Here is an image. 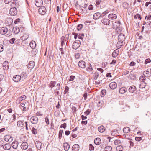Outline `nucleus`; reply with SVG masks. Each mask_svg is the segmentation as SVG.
Returning <instances> with one entry per match:
<instances>
[{"label": "nucleus", "mask_w": 151, "mask_h": 151, "mask_svg": "<svg viewBox=\"0 0 151 151\" xmlns=\"http://www.w3.org/2000/svg\"><path fill=\"white\" fill-rule=\"evenodd\" d=\"M2 146L3 147V149L5 150H9L11 147V145L9 143H6L4 145H2Z\"/></svg>", "instance_id": "10"}, {"label": "nucleus", "mask_w": 151, "mask_h": 151, "mask_svg": "<svg viewBox=\"0 0 151 151\" xmlns=\"http://www.w3.org/2000/svg\"><path fill=\"white\" fill-rule=\"evenodd\" d=\"M127 90L125 87H122L121 88L119 91V92L121 94H123Z\"/></svg>", "instance_id": "26"}, {"label": "nucleus", "mask_w": 151, "mask_h": 151, "mask_svg": "<svg viewBox=\"0 0 151 151\" xmlns=\"http://www.w3.org/2000/svg\"><path fill=\"white\" fill-rule=\"evenodd\" d=\"M66 127V123H64L62 124H61L60 126L61 128H65Z\"/></svg>", "instance_id": "58"}, {"label": "nucleus", "mask_w": 151, "mask_h": 151, "mask_svg": "<svg viewBox=\"0 0 151 151\" xmlns=\"http://www.w3.org/2000/svg\"><path fill=\"white\" fill-rule=\"evenodd\" d=\"M35 144L37 149L40 150L42 146L41 142L40 141H36Z\"/></svg>", "instance_id": "21"}, {"label": "nucleus", "mask_w": 151, "mask_h": 151, "mask_svg": "<svg viewBox=\"0 0 151 151\" xmlns=\"http://www.w3.org/2000/svg\"><path fill=\"white\" fill-rule=\"evenodd\" d=\"M65 39V37L63 36L62 37L61 40V45L62 47H63L64 45L65 46V42L64 41V40Z\"/></svg>", "instance_id": "35"}, {"label": "nucleus", "mask_w": 151, "mask_h": 151, "mask_svg": "<svg viewBox=\"0 0 151 151\" xmlns=\"http://www.w3.org/2000/svg\"><path fill=\"white\" fill-rule=\"evenodd\" d=\"M13 119L12 121V122H13L14 121H15L16 120V115L15 114H14L13 115Z\"/></svg>", "instance_id": "61"}, {"label": "nucleus", "mask_w": 151, "mask_h": 151, "mask_svg": "<svg viewBox=\"0 0 151 151\" xmlns=\"http://www.w3.org/2000/svg\"><path fill=\"white\" fill-rule=\"evenodd\" d=\"M146 83L145 82H138L136 83V85L142 89L145 88L146 86Z\"/></svg>", "instance_id": "3"}, {"label": "nucleus", "mask_w": 151, "mask_h": 151, "mask_svg": "<svg viewBox=\"0 0 151 151\" xmlns=\"http://www.w3.org/2000/svg\"><path fill=\"white\" fill-rule=\"evenodd\" d=\"M143 75L146 77L150 76L149 71H145L143 72Z\"/></svg>", "instance_id": "39"}, {"label": "nucleus", "mask_w": 151, "mask_h": 151, "mask_svg": "<svg viewBox=\"0 0 151 151\" xmlns=\"http://www.w3.org/2000/svg\"><path fill=\"white\" fill-rule=\"evenodd\" d=\"M15 40V39L14 38H12L9 41V42L11 44L14 43V41Z\"/></svg>", "instance_id": "53"}, {"label": "nucleus", "mask_w": 151, "mask_h": 151, "mask_svg": "<svg viewBox=\"0 0 151 151\" xmlns=\"http://www.w3.org/2000/svg\"><path fill=\"white\" fill-rule=\"evenodd\" d=\"M69 91V88L67 86H66L65 87V94L66 93Z\"/></svg>", "instance_id": "62"}, {"label": "nucleus", "mask_w": 151, "mask_h": 151, "mask_svg": "<svg viewBox=\"0 0 151 151\" xmlns=\"http://www.w3.org/2000/svg\"><path fill=\"white\" fill-rule=\"evenodd\" d=\"M114 143L115 145H117L121 143V141L119 139H116L114 141Z\"/></svg>", "instance_id": "44"}, {"label": "nucleus", "mask_w": 151, "mask_h": 151, "mask_svg": "<svg viewBox=\"0 0 151 151\" xmlns=\"http://www.w3.org/2000/svg\"><path fill=\"white\" fill-rule=\"evenodd\" d=\"M21 78V77L20 75H16L13 77V80L15 82H17L20 81Z\"/></svg>", "instance_id": "15"}, {"label": "nucleus", "mask_w": 151, "mask_h": 151, "mask_svg": "<svg viewBox=\"0 0 151 151\" xmlns=\"http://www.w3.org/2000/svg\"><path fill=\"white\" fill-rule=\"evenodd\" d=\"M80 41L79 40H76L73 44V48L76 50L77 49L80 47Z\"/></svg>", "instance_id": "2"}, {"label": "nucleus", "mask_w": 151, "mask_h": 151, "mask_svg": "<svg viewBox=\"0 0 151 151\" xmlns=\"http://www.w3.org/2000/svg\"><path fill=\"white\" fill-rule=\"evenodd\" d=\"M93 70L92 66L91 64H90L89 67L86 69V70L87 71H89L90 72H91L92 73H93V72L92 71Z\"/></svg>", "instance_id": "34"}, {"label": "nucleus", "mask_w": 151, "mask_h": 151, "mask_svg": "<svg viewBox=\"0 0 151 151\" xmlns=\"http://www.w3.org/2000/svg\"><path fill=\"white\" fill-rule=\"evenodd\" d=\"M3 69L4 70H7L9 67V64L7 61H5L3 63Z\"/></svg>", "instance_id": "12"}, {"label": "nucleus", "mask_w": 151, "mask_h": 151, "mask_svg": "<svg viewBox=\"0 0 151 151\" xmlns=\"http://www.w3.org/2000/svg\"><path fill=\"white\" fill-rule=\"evenodd\" d=\"M150 61H151V60H150V59L149 58L146 59L145 60V64H147L148 63L150 62Z\"/></svg>", "instance_id": "54"}, {"label": "nucleus", "mask_w": 151, "mask_h": 151, "mask_svg": "<svg viewBox=\"0 0 151 151\" xmlns=\"http://www.w3.org/2000/svg\"><path fill=\"white\" fill-rule=\"evenodd\" d=\"M24 125V123L21 121H19L17 122V125L18 127H22Z\"/></svg>", "instance_id": "33"}, {"label": "nucleus", "mask_w": 151, "mask_h": 151, "mask_svg": "<svg viewBox=\"0 0 151 151\" xmlns=\"http://www.w3.org/2000/svg\"><path fill=\"white\" fill-rule=\"evenodd\" d=\"M56 84V82L54 81H50L49 84V87L51 88L54 87Z\"/></svg>", "instance_id": "30"}, {"label": "nucleus", "mask_w": 151, "mask_h": 151, "mask_svg": "<svg viewBox=\"0 0 151 151\" xmlns=\"http://www.w3.org/2000/svg\"><path fill=\"white\" fill-rule=\"evenodd\" d=\"M4 139L7 142H10L13 140V139L11 136L9 135L5 136Z\"/></svg>", "instance_id": "6"}, {"label": "nucleus", "mask_w": 151, "mask_h": 151, "mask_svg": "<svg viewBox=\"0 0 151 151\" xmlns=\"http://www.w3.org/2000/svg\"><path fill=\"white\" fill-rule=\"evenodd\" d=\"M136 88L134 86H132L129 89V91L131 93H133L136 90Z\"/></svg>", "instance_id": "24"}, {"label": "nucleus", "mask_w": 151, "mask_h": 151, "mask_svg": "<svg viewBox=\"0 0 151 151\" xmlns=\"http://www.w3.org/2000/svg\"><path fill=\"white\" fill-rule=\"evenodd\" d=\"M108 18L110 19H115L117 18V16L114 14H110L108 15Z\"/></svg>", "instance_id": "18"}, {"label": "nucleus", "mask_w": 151, "mask_h": 151, "mask_svg": "<svg viewBox=\"0 0 151 151\" xmlns=\"http://www.w3.org/2000/svg\"><path fill=\"white\" fill-rule=\"evenodd\" d=\"M17 10L15 7L11 8L10 10L9 14L12 16H14L17 14Z\"/></svg>", "instance_id": "5"}, {"label": "nucleus", "mask_w": 151, "mask_h": 151, "mask_svg": "<svg viewBox=\"0 0 151 151\" xmlns=\"http://www.w3.org/2000/svg\"><path fill=\"white\" fill-rule=\"evenodd\" d=\"M102 22L104 25H109L110 23V21L108 19H104L101 20Z\"/></svg>", "instance_id": "11"}, {"label": "nucleus", "mask_w": 151, "mask_h": 151, "mask_svg": "<svg viewBox=\"0 0 151 151\" xmlns=\"http://www.w3.org/2000/svg\"><path fill=\"white\" fill-rule=\"evenodd\" d=\"M117 84L115 82L111 83L109 85L110 88L112 89H114L117 87Z\"/></svg>", "instance_id": "19"}, {"label": "nucleus", "mask_w": 151, "mask_h": 151, "mask_svg": "<svg viewBox=\"0 0 151 151\" xmlns=\"http://www.w3.org/2000/svg\"><path fill=\"white\" fill-rule=\"evenodd\" d=\"M102 16V14L100 13L97 12L95 13L93 17L94 19L97 20L98 19Z\"/></svg>", "instance_id": "16"}, {"label": "nucleus", "mask_w": 151, "mask_h": 151, "mask_svg": "<svg viewBox=\"0 0 151 151\" xmlns=\"http://www.w3.org/2000/svg\"><path fill=\"white\" fill-rule=\"evenodd\" d=\"M112 147L110 146H108L105 147L104 150V151H111Z\"/></svg>", "instance_id": "36"}, {"label": "nucleus", "mask_w": 151, "mask_h": 151, "mask_svg": "<svg viewBox=\"0 0 151 151\" xmlns=\"http://www.w3.org/2000/svg\"><path fill=\"white\" fill-rule=\"evenodd\" d=\"M28 146V143L26 142H24L22 143L21 145V147L22 149L25 150L27 149Z\"/></svg>", "instance_id": "13"}, {"label": "nucleus", "mask_w": 151, "mask_h": 151, "mask_svg": "<svg viewBox=\"0 0 151 151\" xmlns=\"http://www.w3.org/2000/svg\"><path fill=\"white\" fill-rule=\"evenodd\" d=\"M38 12L40 14L43 15L45 14L46 12V9L44 6H41L39 9Z\"/></svg>", "instance_id": "4"}, {"label": "nucleus", "mask_w": 151, "mask_h": 151, "mask_svg": "<svg viewBox=\"0 0 151 151\" xmlns=\"http://www.w3.org/2000/svg\"><path fill=\"white\" fill-rule=\"evenodd\" d=\"M63 147L65 151H68L70 147L69 145L67 143H65L63 144Z\"/></svg>", "instance_id": "23"}, {"label": "nucleus", "mask_w": 151, "mask_h": 151, "mask_svg": "<svg viewBox=\"0 0 151 151\" xmlns=\"http://www.w3.org/2000/svg\"><path fill=\"white\" fill-rule=\"evenodd\" d=\"M95 144L96 145H99L101 142V140L99 138H96L94 140Z\"/></svg>", "instance_id": "27"}, {"label": "nucleus", "mask_w": 151, "mask_h": 151, "mask_svg": "<svg viewBox=\"0 0 151 151\" xmlns=\"http://www.w3.org/2000/svg\"><path fill=\"white\" fill-rule=\"evenodd\" d=\"M134 18L135 19L138 18L139 19H141V16L139 14H137L135 15L134 17Z\"/></svg>", "instance_id": "47"}, {"label": "nucleus", "mask_w": 151, "mask_h": 151, "mask_svg": "<svg viewBox=\"0 0 151 151\" xmlns=\"http://www.w3.org/2000/svg\"><path fill=\"white\" fill-rule=\"evenodd\" d=\"M45 122L47 125H48L49 124V120L47 117H46L45 118Z\"/></svg>", "instance_id": "56"}, {"label": "nucleus", "mask_w": 151, "mask_h": 151, "mask_svg": "<svg viewBox=\"0 0 151 151\" xmlns=\"http://www.w3.org/2000/svg\"><path fill=\"white\" fill-rule=\"evenodd\" d=\"M37 130L34 127H33L32 129V133L34 134H36L37 133Z\"/></svg>", "instance_id": "41"}, {"label": "nucleus", "mask_w": 151, "mask_h": 151, "mask_svg": "<svg viewBox=\"0 0 151 151\" xmlns=\"http://www.w3.org/2000/svg\"><path fill=\"white\" fill-rule=\"evenodd\" d=\"M130 129L128 127H125L123 129V132L125 133H128L130 132Z\"/></svg>", "instance_id": "28"}, {"label": "nucleus", "mask_w": 151, "mask_h": 151, "mask_svg": "<svg viewBox=\"0 0 151 151\" xmlns=\"http://www.w3.org/2000/svg\"><path fill=\"white\" fill-rule=\"evenodd\" d=\"M89 150H94V147L92 144H90L89 145Z\"/></svg>", "instance_id": "45"}, {"label": "nucleus", "mask_w": 151, "mask_h": 151, "mask_svg": "<svg viewBox=\"0 0 151 151\" xmlns=\"http://www.w3.org/2000/svg\"><path fill=\"white\" fill-rule=\"evenodd\" d=\"M93 8V6L92 4H90L88 7V9L89 10H92Z\"/></svg>", "instance_id": "60"}, {"label": "nucleus", "mask_w": 151, "mask_h": 151, "mask_svg": "<svg viewBox=\"0 0 151 151\" xmlns=\"http://www.w3.org/2000/svg\"><path fill=\"white\" fill-rule=\"evenodd\" d=\"M13 30L14 31V32L15 34H17L20 32L19 28L17 27H14L13 29Z\"/></svg>", "instance_id": "29"}, {"label": "nucleus", "mask_w": 151, "mask_h": 151, "mask_svg": "<svg viewBox=\"0 0 151 151\" xmlns=\"http://www.w3.org/2000/svg\"><path fill=\"white\" fill-rule=\"evenodd\" d=\"M145 79H146V78L145 77L143 76H141L139 78V79L140 81L139 82H145L144 81Z\"/></svg>", "instance_id": "40"}, {"label": "nucleus", "mask_w": 151, "mask_h": 151, "mask_svg": "<svg viewBox=\"0 0 151 151\" xmlns=\"http://www.w3.org/2000/svg\"><path fill=\"white\" fill-rule=\"evenodd\" d=\"M22 100V99L21 98L19 97L17 99L16 103V104H18L20 103L21 101Z\"/></svg>", "instance_id": "42"}, {"label": "nucleus", "mask_w": 151, "mask_h": 151, "mask_svg": "<svg viewBox=\"0 0 151 151\" xmlns=\"http://www.w3.org/2000/svg\"><path fill=\"white\" fill-rule=\"evenodd\" d=\"M123 147L121 145H118L116 147V149L117 150H122V149Z\"/></svg>", "instance_id": "50"}, {"label": "nucleus", "mask_w": 151, "mask_h": 151, "mask_svg": "<svg viewBox=\"0 0 151 151\" xmlns=\"http://www.w3.org/2000/svg\"><path fill=\"white\" fill-rule=\"evenodd\" d=\"M35 65V63L33 61H31L29 62L28 64V68L30 69H32L33 68Z\"/></svg>", "instance_id": "20"}, {"label": "nucleus", "mask_w": 151, "mask_h": 151, "mask_svg": "<svg viewBox=\"0 0 151 151\" xmlns=\"http://www.w3.org/2000/svg\"><path fill=\"white\" fill-rule=\"evenodd\" d=\"M4 46L3 45L1 44L0 45V52H2L3 50Z\"/></svg>", "instance_id": "57"}, {"label": "nucleus", "mask_w": 151, "mask_h": 151, "mask_svg": "<svg viewBox=\"0 0 151 151\" xmlns=\"http://www.w3.org/2000/svg\"><path fill=\"white\" fill-rule=\"evenodd\" d=\"M120 22L119 21H116L114 23L113 25H114L116 28H118L119 26Z\"/></svg>", "instance_id": "37"}, {"label": "nucleus", "mask_w": 151, "mask_h": 151, "mask_svg": "<svg viewBox=\"0 0 151 151\" xmlns=\"http://www.w3.org/2000/svg\"><path fill=\"white\" fill-rule=\"evenodd\" d=\"M98 130L100 132L102 133L105 130V128L103 126H101L98 127Z\"/></svg>", "instance_id": "31"}, {"label": "nucleus", "mask_w": 151, "mask_h": 151, "mask_svg": "<svg viewBox=\"0 0 151 151\" xmlns=\"http://www.w3.org/2000/svg\"><path fill=\"white\" fill-rule=\"evenodd\" d=\"M8 29L7 28L4 27H2L0 30V33L2 35H5L6 34L7 31Z\"/></svg>", "instance_id": "17"}, {"label": "nucleus", "mask_w": 151, "mask_h": 151, "mask_svg": "<svg viewBox=\"0 0 151 151\" xmlns=\"http://www.w3.org/2000/svg\"><path fill=\"white\" fill-rule=\"evenodd\" d=\"M30 121L33 124H36L38 122V119L36 116H32L30 119Z\"/></svg>", "instance_id": "9"}, {"label": "nucleus", "mask_w": 151, "mask_h": 151, "mask_svg": "<svg viewBox=\"0 0 151 151\" xmlns=\"http://www.w3.org/2000/svg\"><path fill=\"white\" fill-rule=\"evenodd\" d=\"M21 78L25 79L27 77V74L26 72L25 71H23L22 73V74L21 76Z\"/></svg>", "instance_id": "32"}, {"label": "nucleus", "mask_w": 151, "mask_h": 151, "mask_svg": "<svg viewBox=\"0 0 151 151\" xmlns=\"http://www.w3.org/2000/svg\"><path fill=\"white\" fill-rule=\"evenodd\" d=\"M79 145L78 144L74 145L72 147L73 151H78L79 150Z\"/></svg>", "instance_id": "14"}, {"label": "nucleus", "mask_w": 151, "mask_h": 151, "mask_svg": "<svg viewBox=\"0 0 151 151\" xmlns=\"http://www.w3.org/2000/svg\"><path fill=\"white\" fill-rule=\"evenodd\" d=\"M84 37L83 34H79L78 37L79 39H82Z\"/></svg>", "instance_id": "46"}, {"label": "nucleus", "mask_w": 151, "mask_h": 151, "mask_svg": "<svg viewBox=\"0 0 151 151\" xmlns=\"http://www.w3.org/2000/svg\"><path fill=\"white\" fill-rule=\"evenodd\" d=\"M78 65L80 67L83 69L86 67V63L84 61L81 60L79 62Z\"/></svg>", "instance_id": "7"}, {"label": "nucleus", "mask_w": 151, "mask_h": 151, "mask_svg": "<svg viewBox=\"0 0 151 151\" xmlns=\"http://www.w3.org/2000/svg\"><path fill=\"white\" fill-rule=\"evenodd\" d=\"M83 26L82 24H79L77 26V29L78 31L80 30L82 28Z\"/></svg>", "instance_id": "43"}, {"label": "nucleus", "mask_w": 151, "mask_h": 151, "mask_svg": "<svg viewBox=\"0 0 151 151\" xmlns=\"http://www.w3.org/2000/svg\"><path fill=\"white\" fill-rule=\"evenodd\" d=\"M43 1L42 0H36L35 1V5L37 7H40L43 5Z\"/></svg>", "instance_id": "8"}, {"label": "nucleus", "mask_w": 151, "mask_h": 151, "mask_svg": "<svg viewBox=\"0 0 151 151\" xmlns=\"http://www.w3.org/2000/svg\"><path fill=\"white\" fill-rule=\"evenodd\" d=\"M118 40L119 42H120L121 45H120V46H122V43L125 39V37L124 35L123 34L121 33L118 36Z\"/></svg>", "instance_id": "1"}, {"label": "nucleus", "mask_w": 151, "mask_h": 151, "mask_svg": "<svg viewBox=\"0 0 151 151\" xmlns=\"http://www.w3.org/2000/svg\"><path fill=\"white\" fill-rule=\"evenodd\" d=\"M106 92V90H102L101 93V96H104L105 95L104 93H105Z\"/></svg>", "instance_id": "52"}, {"label": "nucleus", "mask_w": 151, "mask_h": 151, "mask_svg": "<svg viewBox=\"0 0 151 151\" xmlns=\"http://www.w3.org/2000/svg\"><path fill=\"white\" fill-rule=\"evenodd\" d=\"M20 21V19L19 18H18L16 19L14 21V23L15 24H17L18 22H19Z\"/></svg>", "instance_id": "63"}, {"label": "nucleus", "mask_w": 151, "mask_h": 151, "mask_svg": "<svg viewBox=\"0 0 151 151\" xmlns=\"http://www.w3.org/2000/svg\"><path fill=\"white\" fill-rule=\"evenodd\" d=\"M118 55V54L116 53V52H115V51H114L112 54V56L114 57H116Z\"/></svg>", "instance_id": "51"}, {"label": "nucleus", "mask_w": 151, "mask_h": 151, "mask_svg": "<svg viewBox=\"0 0 151 151\" xmlns=\"http://www.w3.org/2000/svg\"><path fill=\"white\" fill-rule=\"evenodd\" d=\"M99 76V73L98 72H95L94 74V79L96 80Z\"/></svg>", "instance_id": "38"}, {"label": "nucleus", "mask_w": 151, "mask_h": 151, "mask_svg": "<svg viewBox=\"0 0 151 151\" xmlns=\"http://www.w3.org/2000/svg\"><path fill=\"white\" fill-rule=\"evenodd\" d=\"M56 90H59L60 88V83H58L57 84V85L55 86Z\"/></svg>", "instance_id": "48"}, {"label": "nucleus", "mask_w": 151, "mask_h": 151, "mask_svg": "<svg viewBox=\"0 0 151 151\" xmlns=\"http://www.w3.org/2000/svg\"><path fill=\"white\" fill-rule=\"evenodd\" d=\"M30 46L32 49L35 48L36 46V43L34 41H32L30 43Z\"/></svg>", "instance_id": "25"}, {"label": "nucleus", "mask_w": 151, "mask_h": 151, "mask_svg": "<svg viewBox=\"0 0 151 151\" xmlns=\"http://www.w3.org/2000/svg\"><path fill=\"white\" fill-rule=\"evenodd\" d=\"M101 1L100 0H97L96 3V5L97 6H99V5L100 4Z\"/></svg>", "instance_id": "59"}, {"label": "nucleus", "mask_w": 151, "mask_h": 151, "mask_svg": "<svg viewBox=\"0 0 151 151\" xmlns=\"http://www.w3.org/2000/svg\"><path fill=\"white\" fill-rule=\"evenodd\" d=\"M18 142L17 141H14L12 144L11 146L14 149H16L18 147Z\"/></svg>", "instance_id": "22"}, {"label": "nucleus", "mask_w": 151, "mask_h": 151, "mask_svg": "<svg viewBox=\"0 0 151 151\" xmlns=\"http://www.w3.org/2000/svg\"><path fill=\"white\" fill-rule=\"evenodd\" d=\"M142 139V138L141 137H136L135 138V140L138 141H140Z\"/></svg>", "instance_id": "64"}, {"label": "nucleus", "mask_w": 151, "mask_h": 151, "mask_svg": "<svg viewBox=\"0 0 151 151\" xmlns=\"http://www.w3.org/2000/svg\"><path fill=\"white\" fill-rule=\"evenodd\" d=\"M75 78V77L74 76H73L72 75L70 76V79H69V81H73Z\"/></svg>", "instance_id": "55"}, {"label": "nucleus", "mask_w": 151, "mask_h": 151, "mask_svg": "<svg viewBox=\"0 0 151 151\" xmlns=\"http://www.w3.org/2000/svg\"><path fill=\"white\" fill-rule=\"evenodd\" d=\"M63 132V130H60L59 131V138H62V134Z\"/></svg>", "instance_id": "49"}]
</instances>
